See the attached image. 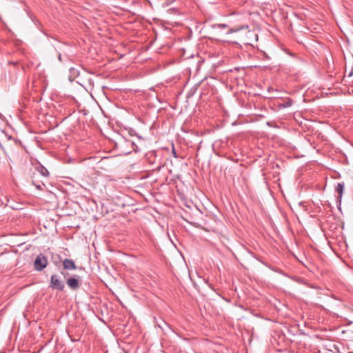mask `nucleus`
<instances>
[{
  "mask_svg": "<svg viewBox=\"0 0 353 353\" xmlns=\"http://www.w3.org/2000/svg\"><path fill=\"white\" fill-rule=\"evenodd\" d=\"M63 266L65 270H72L77 269V265H75L74 261L69 259H65L63 260Z\"/></svg>",
  "mask_w": 353,
  "mask_h": 353,
  "instance_id": "0eeeda50",
  "label": "nucleus"
},
{
  "mask_svg": "<svg viewBox=\"0 0 353 353\" xmlns=\"http://www.w3.org/2000/svg\"><path fill=\"white\" fill-rule=\"evenodd\" d=\"M131 153V152H125V154H130Z\"/></svg>",
  "mask_w": 353,
  "mask_h": 353,
  "instance_id": "2eb2a0df",
  "label": "nucleus"
},
{
  "mask_svg": "<svg viewBox=\"0 0 353 353\" xmlns=\"http://www.w3.org/2000/svg\"><path fill=\"white\" fill-rule=\"evenodd\" d=\"M0 146L3 152H12V148L18 147L19 143L10 135L6 134L4 131H0Z\"/></svg>",
  "mask_w": 353,
  "mask_h": 353,
  "instance_id": "f257e3e1",
  "label": "nucleus"
},
{
  "mask_svg": "<svg viewBox=\"0 0 353 353\" xmlns=\"http://www.w3.org/2000/svg\"><path fill=\"white\" fill-rule=\"evenodd\" d=\"M50 286L53 289H57L60 291H63L64 289L63 283L57 274H52L51 276Z\"/></svg>",
  "mask_w": 353,
  "mask_h": 353,
  "instance_id": "7ed1b4c3",
  "label": "nucleus"
},
{
  "mask_svg": "<svg viewBox=\"0 0 353 353\" xmlns=\"http://www.w3.org/2000/svg\"><path fill=\"white\" fill-rule=\"evenodd\" d=\"M54 48H55V50L58 52V59H59V60L60 61H62V56H63V54L65 55V56H68L67 51L65 49V48H67V45L65 44V43H59V45L57 46Z\"/></svg>",
  "mask_w": 353,
  "mask_h": 353,
  "instance_id": "20e7f679",
  "label": "nucleus"
},
{
  "mask_svg": "<svg viewBox=\"0 0 353 353\" xmlns=\"http://www.w3.org/2000/svg\"><path fill=\"white\" fill-rule=\"evenodd\" d=\"M36 188H37V189H39V190H41V188L40 185H36Z\"/></svg>",
  "mask_w": 353,
  "mask_h": 353,
  "instance_id": "9b49d317",
  "label": "nucleus"
},
{
  "mask_svg": "<svg viewBox=\"0 0 353 353\" xmlns=\"http://www.w3.org/2000/svg\"><path fill=\"white\" fill-rule=\"evenodd\" d=\"M32 164L34 165L35 170H37L42 176L46 177L49 176L48 170L39 161H37L35 163H32Z\"/></svg>",
  "mask_w": 353,
  "mask_h": 353,
  "instance_id": "423d86ee",
  "label": "nucleus"
},
{
  "mask_svg": "<svg viewBox=\"0 0 353 353\" xmlns=\"http://www.w3.org/2000/svg\"><path fill=\"white\" fill-rule=\"evenodd\" d=\"M172 153H173V154H176V152H175V150H174V148H172Z\"/></svg>",
  "mask_w": 353,
  "mask_h": 353,
  "instance_id": "f8f14e48",
  "label": "nucleus"
},
{
  "mask_svg": "<svg viewBox=\"0 0 353 353\" xmlns=\"http://www.w3.org/2000/svg\"><path fill=\"white\" fill-rule=\"evenodd\" d=\"M94 157H94H92V156H91L90 158H88V159H93Z\"/></svg>",
  "mask_w": 353,
  "mask_h": 353,
  "instance_id": "dca6fc26",
  "label": "nucleus"
},
{
  "mask_svg": "<svg viewBox=\"0 0 353 353\" xmlns=\"http://www.w3.org/2000/svg\"><path fill=\"white\" fill-rule=\"evenodd\" d=\"M227 27H228V25L222 24V23H216V24H214L212 26L213 28H219V29L225 28Z\"/></svg>",
  "mask_w": 353,
  "mask_h": 353,
  "instance_id": "1a4fd4ad",
  "label": "nucleus"
},
{
  "mask_svg": "<svg viewBox=\"0 0 353 353\" xmlns=\"http://www.w3.org/2000/svg\"><path fill=\"white\" fill-rule=\"evenodd\" d=\"M343 190H344V183H339L336 187V191L338 193L339 199L340 200L342 198Z\"/></svg>",
  "mask_w": 353,
  "mask_h": 353,
  "instance_id": "6e6552de",
  "label": "nucleus"
},
{
  "mask_svg": "<svg viewBox=\"0 0 353 353\" xmlns=\"http://www.w3.org/2000/svg\"><path fill=\"white\" fill-rule=\"evenodd\" d=\"M66 283L68 286L73 290H77L80 287L79 281L74 277L68 279Z\"/></svg>",
  "mask_w": 353,
  "mask_h": 353,
  "instance_id": "39448f33",
  "label": "nucleus"
},
{
  "mask_svg": "<svg viewBox=\"0 0 353 353\" xmlns=\"http://www.w3.org/2000/svg\"><path fill=\"white\" fill-rule=\"evenodd\" d=\"M239 30V29H238V30ZM236 31H237V30H234V29H233V28H230V29L228 30L227 33H228V34H230V33H232V32H236Z\"/></svg>",
  "mask_w": 353,
  "mask_h": 353,
  "instance_id": "9d476101",
  "label": "nucleus"
},
{
  "mask_svg": "<svg viewBox=\"0 0 353 353\" xmlns=\"http://www.w3.org/2000/svg\"><path fill=\"white\" fill-rule=\"evenodd\" d=\"M48 265V260L46 257L40 254L38 255L34 261V267L37 271L43 270Z\"/></svg>",
  "mask_w": 353,
  "mask_h": 353,
  "instance_id": "f03ea898",
  "label": "nucleus"
},
{
  "mask_svg": "<svg viewBox=\"0 0 353 353\" xmlns=\"http://www.w3.org/2000/svg\"><path fill=\"white\" fill-rule=\"evenodd\" d=\"M70 162H71V159H70V158H69V159H68V161H67V163H70Z\"/></svg>",
  "mask_w": 353,
  "mask_h": 353,
  "instance_id": "ddd939ff",
  "label": "nucleus"
},
{
  "mask_svg": "<svg viewBox=\"0 0 353 353\" xmlns=\"http://www.w3.org/2000/svg\"><path fill=\"white\" fill-rule=\"evenodd\" d=\"M134 151L135 152H139V151L138 150H137V149H134Z\"/></svg>",
  "mask_w": 353,
  "mask_h": 353,
  "instance_id": "4468645a",
  "label": "nucleus"
}]
</instances>
